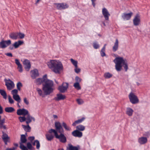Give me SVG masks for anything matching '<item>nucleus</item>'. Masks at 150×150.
<instances>
[{
	"label": "nucleus",
	"mask_w": 150,
	"mask_h": 150,
	"mask_svg": "<svg viewBox=\"0 0 150 150\" xmlns=\"http://www.w3.org/2000/svg\"><path fill=\"white\" fill-rule=\"evenodd\" d=\"M55 125L56 130L53 129H51L49 130V132L51 133L52 132L54 133L56 138L58 139L60 141L62 142H66V137L62 133L63 130L61 124L59 122H56Z\"/></svg>",
	"instance_id": "f03ea898"
},
{
	"label": "nucleus",
	"mask_w": 150,
	"mask_h": 150,
	"mask_svg": "<svg viewBox=\"0 0 150 150\" xmlns=\"http://www.w3.org/2000/svg\"><path fill=\"white\" fill-rule=\"evenodd\" d=\"M22 86V85L21 83L20 82L18 83L17 84V87L18 89L20 91L21 90V88Z\"/></svg>",
	"instance_id": "79ce46f5"
},
{
	"label": "nucleus",
	"mask_w": 150,
	"mask_h": 150,
	"mask_svg": "<svg viewBox=\"0 0 150 150\" xmlns=\"http://www.w3.org/2000/svg\"><path fill=\"white\" fill-rule=\"evenodd\" d=\"M138 142L140 144H144L147 142V139L146 137H141L138 139Z\"/></svg>",
	"instance_id": "f3484780"
},
{
	"label": "nucleus",
	"mask_w": 150,
	"mask_h": 150,
	"mask_svg": "<svg viewBox=\"0 0 150 150\" xmlns=\"http://www.w3.org/2000/svg\"><path fill=\"white\" fill-rule=\"evenodd\" d=\"M15 148L13 147L12 148H7L6 150H15Z\"/></svg>",
	"instance_id": "052dcab7"
},
{
	"label": "nucleus",
	"mask_w": 150,
	"mask_h": 150,
	"mask_svg": "<svg viewBox=\"0 0 150 150\" xmlns=\"http://www.w3.org/2000/svg\"><path fill=\"white\" fill-rule=\"evenodd\" d=\"M8 99L9 102L10 103L12 104L13 103L14 101L10 96H8Z\"/></svg>",
	"instance_id": "3c124183"
},
{
	"label": "nucleus",
	"mask_w": 150,
	"mask_h": 150,
	"mask_svg": "<svg viewBox=\"0 0 150 150\" xmlns=\"http://www.w3.org/2000/svg\"><path fill=\"white\" fill-rule=\"evenodd\" d=\"M18 92V91L17 89H14L11 91V93L13 96V95H17Z\"/></svg>",
	"instance_id": "09e8293b"
},
{
	"label": "nucleus",
	"mask_w": 150,
	"mask_h": 150,
	"mask_svg": "<svg viewBox=\"0 0 150 150\" xmlns=\"http://www.w3.org/2000/svg\"><path fill=\"white\" fill-rule=\"evenodd\" d=\"M106 45V44H105L103 47L102 48V49H103L104 50H105V46Z\"/></svg>",
	"instance_id": "338daca9"
},
{
	"label": "nucleus",
	"mask_w": 150,
	"mask_h": 150,
	"mask_svg": "<svg viewBox=\"0 0 150 150\" xmlns=\"http://www.w3.org/2000/svg\"><path fill=\"white\" fill-rule=\"evenodd\" d=\"M29 113L28 111L24 108L18 109L17 111V114L18 115H26Z\"/></svg>",
	"instance_id": "6e6552de"
},
{
	"label": "nucleus",
	"mask_w": 150,
	"mask_h": 150,
	"mask_svg": "<svg viewBox=\"0 0 150 150\" xmlns=\"http://www.w3.org/2000/svg\"><path fill=\"white\" fill-rule=\"evenodd\" d=\"M48 67L56 74H59L63 70V67L62 63L58 60H51L47 63Z\"/></svg>",
	"instance_id": "20e7f679"
},
{
	"label": "nucleus",
	"mask_w": 150,
	"mask_h": 150,
	"mask_svg": "<svg viewBox=\"0 0 150 150\" xmlns=\"http://www.w3.org/2000/svg\"><path fill=\"white\" fill-rule=\"evenodd\" d=\"M93 47L95 49H98L99 47V45L96 42H95L93 43Z\"/></svg>",
	"instance_id": "49530a36"
},
{
	"label": "nucleus",
	"mask_w": 150,
	"mask_h": 150,
	"mask_svg": "<svg viewBox=\"0 0 150 150\" xmlns=\"http://www.w3.org/2000/svg\"><path fill=\"white\" fill-rule=\"evenodd\" d=\"M4 122H5V119H3L1 120L0 121V123L1 124H2V125L3 126H4L3 125V124L4 123Z\"/></svg>",
	"instance_id": "4d7b16f0"
},
{
	"label": "nucleus",
	"mask_w": 150,
	"mask_h": 150,
	"mask_svg": "<svg viewBox=\"0 0 150 150\" xmlns=\"http://www.w3.org/2000/svg\"><path fill=\"white\" fill-rule=\"evenodd\" d=\"M74 86L77 90H79L81 89V87L80 86L79 83L78 82H76L74 84Z\"/></svg>",
	"instance_id": "f704fd0d"
},
{
	"label": "nucleus",
	"mask_w": 150,
	"mask_h": 150,
	"mask_svg": "<svg viewBox=\"0 0 150 150\" xmlns=\"http://www.w3.org/2000/svg\"><path fill=\"white\" fill-rule=\"evenodd\" d=\"M76 128V130H78L79 131L81 132V131H84L85 128V127L83 126L82 125H80L78 126H77Z\"/></svg>",
	"instance_id": "c85d7f7f"
},
{
	"label": "nucleus",
	"mask_w": 150,
	"mask_h": 150,
	"mask_svg": "<svg viewBox=\"0 0 150 150\" xmlns=\"http://www.w3.org/2000/svg\"><path fill=\"white\" fill-rule=\"evenodd\" d=\"M102 13L105 20L106 21L108 20L109 17L110 16V14L107 9L105 8H103Z\"/></svg>",
	"instance_id": "9d476101"
},
{
	"label": "nucleus",
	"mask_w": 150,
	"mask_h": 150,
	"mask_svg": "<svg viewBox=\"0 0 150 150\" xmlns=\"http://www.w3.org/2000/svg\"><path fill=\"white\" fill-rule=\"evenodd\" d=\"M15 63L17 65V66H18V65L21 64V63H20L19 60L18 59H15Z\"/></svg>",
	"instance_id": "864d4df0"
},
{
	"label": "nucleus",
	"mask_w": 150,
	"mask_h": 150,
	"mask_svg": "<svg viewBox=\"0 0 150 150\" xmlns=\"http://www.w3.org/2000/svg\"><path fill=\"white\" fill-rule=\"evenodd\" d=\"M31 76L33 79H35L39 76L38 70L37 69H34L31 71Z\"/></svg>",
	"instance_id": "2eb2a0df"
},
{
	"label": "nucleus",
	"mask_w": 150,
	"mask_h": 150,
	"mask_svg": "<svg viewBox=\"0 0 150 150\" xmlns=\"http://www.w3.org/2000/svg\"><path fill=\"white\" fill-rule=\"evenodd\" d=\"M27 146L28 148L29 149H31L32 146L30 143L28 142L27 143Z\"/></svg>",
	"instance_id": "603ef678"
},
{
	"label": "nucleus",
	"mask_w": 150,
	"mask_h": 150,
	"mask_svg": "<svg viewBox=\"0 0 150 150\" xmlns=\"http://www.w3.org/2000/svg\"><path fill=\"white\" fill-rule=\"evenodd\" d=\"M54 5L56 6V8L59 10H61L65 8V5L63 3H54Z\"/></svg>",
	"instance_id": "a211bd4d"
},
{
	"label": "nucleus",
	"mask_w": 150,
	"mask_h": 150,
	"mask_svg": "<svg viewBox=\"0 0 150 150\" xmlns=\"http://www.w3.org/2000/svg\"><path fill=\"white\" fill-rule=\"evenodd\" d=\"M66 130L70 131L71 130V129L70 127L66 126Z\"/></svg>",
	"instance_id": "bf43d9fd"
},
{
	"label": "nucleus",
	"mask_w": 150,
	"mask_h": 150,
	"mask_svg": "<svg viewBox=\"0 0 150 150\" xmlns=\"http://www.w3.org/2000/svg\"><path fill=\"white\" fill-rule=\"evenodd\" d=\"M18 119L20 120V121L21 122H23L26 121V117L25 116H23V117H18Z\"/></svg>",
	"instance_id": "58836bf2"
},
{
	"label": "nucleus",
	"mask_w": 150,
	"mask_h": 150,
	"mask_svg": "<svg viewBox=\"0 0 150 150\" xmlns=\"http://www.w3.org/2000/svg\"><path fill=\"white\" fill-rule=\"evenodd\" d=\"M68 147L67 148V150H80V148L79 146H73L71 144H68Z\"/></svg>",
	"instance_id": "dca6fc26"
},
{
	"label": "nucleus",
	"mask_w": 150,
	"mask_h": 150,
	"mask_svg": "<svg viewBox=\"0 0 150 150\" xmlns=\"http://www.w3.org/2000/svg\"><path fill=\"white\" fill-rule=\"evenodd\" d=\"M133 14L132 12H130L128 13H124L122 16V17L124 20H128L130 19Z\"/></svg>",
	"instance_id": "ddd939ff"
},
{
	"label": "nucleus",
	"mask_w": 150,
	"mask_h": 150,
	"mask_svg": "<svg viewBox=\"0 0 150 150\" xmlns=\"http://www.w3.org/2000/svg\"><path fill=\"white\" fill-rule=\"evenodd\" d=\"M6 54L8 56L12 57V54L11 53H8Z\"/></svg>",
	"instance_id": "13d9d810"
},
{
	"label": "nucleus",
	"mask_w": 150,
	"mask_h": 150,
	"mask_svg": "<svg viewBox=\"0 0 150 150\" xmlns=\"http://www.w3.org/2000/svg\"><path fill=\"white\" fill-rule=\"evenodd\" d=\"M133 23L134 25L135 26L139 25L140 23V16L139 14H136L134 19L133 20Z\"/></svg>",
	"instance_id": "1a4fd4ad"
},
{
	"label": "nucleus",
	"mask_w": 150,
	"mask_h": 150,
	"mask_svg": "<svg viewBox=\"0 0 150 150\" xmlns=\"http://www.w3.org/2000/svg\"><path fill=\"white\" fill-rule=\"evenodd\" d=\"M134 112L133 110L130 108H127L126 109V114L129 116H131Z\"/></svg>",
	"instance_id": "b1692460"
},
{
	"label": "nucleus",
	"mask_w": 150,
	"mask_h": 150,
	"mask_svg": "<svg viewBox=\"0 0 150 150\" xmlns=\"http://www.w3.org/2000/svg\"><path fill=\"white\" fill-rule=\"evenodd\" d=\"M37 91L38 92V94L40 96H42V91L41 90L38 88H37L36 89Z\"/></svg>",
	"instance_id": "de8ad7c7"
},
{
	"label": "nucleus",
	"mask_w": 150,
	"mask_h": 150,
	"mask_svg": "<svg viewBox=\"0 0 150 150\" xmlns=\"http://www.w3.org/2000/svg\"><path fill=\"white\" fill-rule=\"evenodd\" d=\"M130 101L133 104L137 103L139 102L137 97L133 92H131L129 95Z\"/></svg>",
	"instance_id": "39448f33"
},
{
	"label": "nucleus",
	"mask_w": 150,
	"mask_h": 150,
	"mask_svg": "<svg viewBox=\"0 0 150 150\" xmlns=\"http://www.w3.org/2000/svg\"><path fill=\"white\" fill-rule=\"evenodd\" d=\"M58 90L61 93H64L66 91V83H63L62 85L59 86Z\"/></svg>",
	"instance_id": "6ab92c4d"
},
{
	"label": "nucleus",
	"mask_w": 150,
	"mask_h": 150,
	"mask_svg": "<svg viewBox=\"0 0 150 150\" xmlns=\"http://www.w3.org/2000/svg\"><path fill=\"white\" fill-rule=\"evenodd\" d=\"M24 102L27 105L29 104V102L25 98H24Z\"/></svg>",
	"instance_id": "6e6d98bb"
},
{
	"label": "nucleus",
	"mask_w": 150,
	"mask_h": 150,
	"mask_svg": "<svg viewBox=\"0 0 150 150\" xmlns=\"http://www.w3.org/2000/svg\"><path fill=\"white\" fill-rule=\"evenodd\" d=\"M3 127L4 129H6V127L5 126H3L2 124L0 123V128Z\"/></svg>",
	"instance_id": "e2e57ef3"
},
{
	"label": "nucleus",
	"mask_w": 150,
	"mask_h": 150,
	"mask_svg": "<svg viewBox=\"0 0 150 150\" xmlns=\"http://www.w3.org/2000/svg\"><path fill=\"white\" fill-rule=\"evenodd\" d=\"M85 118L84 117H83L81 119H79L76 121H75L72 124V125L73 126H75L77 124H79L80 123L82 122L83 121Z\"/></svg>",
	"instance_id": "393cba45"
},
{
	"label": "nucleus",
	"mask_w": 150,
	"mask_h": 150,
	"mask_svg": "<svg viewBox=\"0 0 150 150\" xmlns=\"http://www.w3.org/2000/svg\"><path fill=\"white\" fill-rule=\"evenodd\" d=\"M74 70L75 72L76 73H78L81 71V69L78 67V66L75 67Z\"/></svg>",
	"instance_id": "c03bdc74"
},
{
	"label": "nucleus",
	"mask_w": 150,
	"mask_h": 150,
	"mask_svg": "<svg viewBox=\"0 0 150 150\" xmlns=\"http://www.w3.org/2000/svg\"><path fill=\"white\" fill-rule=\"evenodd\" d=\"M113 62L115 64V68L118 71H120L123 66L125 71H127L128 69L127 61L126 59H124L123 57H116L113 60Z\"/></svg>",
	"instance_id": "7ed1b4c3"
},
{
	"label": "nucleus",
	"mask_w": 150,
	"mask_h": 150,
	"mask_svg": "<svg viewBox=\"0 0 150 150\" xmlns=\"http://www.w3.org/2000/svg\"><path fill=\"white\" fill-rule=\"evenodd\" d=\"M112 76V75L108 72L105 73L104 75V78L106 79H109L111 78Z\"/></svg>",
	"instance_id": "473e14b6"
},
{
	"label": "nucleus",
	"mask_w": 150,
	"mask_h": 150,
	"mask_svg": "<svg viewBox=\"0 0 150 150\" xmlns=\"http://www.w3.org/2000/svg\"><path fill=\"white\" fill-rule=\"evenodd\" d=\"M20 148L22 150H27L28 149L27 148L21 143L20 144Z\"/></svg>",
	"instance_id": "a19ab883"
},
{
	"label": "nucleus",
	"mask_w": 150,
	"mask_h": 150,
	"mask_svg": "<svg viewBox=\"0 0 150 150\" xmlns=\"http://www.w3.org/2000/svg\"><path fill=\"white\" fill-rule=\"evenodd\" d=\"M13 99L18 102H20L21 100L20 98L18 95H16L13 96Z\"/></svg>",
	"instance_id": "c9c22d12"
},
{
	"label": "nucleus",
	"mask_w": 150,
	"mask_h": 150,
	"mask_svg": "<svg viewBox=\"0 0 150 150\" xmlns=\"http://www.w3.org/2000/svg\"><path fill=\"white\" fill-rule=\"evenodd\" d=\"M53 116L54 118L55 119H57V115H54Z\"/></svg>",
	"instance_id": "69168bd1"
},
{
	"label": "nucleus",
	"mask_w": 150,
	"mask_h": 150,
	"mask_svg": "<svg viewBox=\"0 0 150 150\" xmlns=\"http://www.w3.org/2000/svg\"><path fill=\"white\" fill-rule=\"evenodd\" d=\"M11 43V40H8L6 41L2 40L0 42V47L4 48Z\"/></svg>",
	"instance_id": "0eeeda50"
},
{
	"label": "nucleus",
	"mask_w": 150,
	"mask_h": 150,
	"mask_svg": "<svg viewBox=\"0 0 150 150\" xmlns=\"http://www.w3.org/2000/svg\"><path fill=\"white\" fill-rule=\"evenodd\" d=\"M3 112V108L1 107H0V114H1Z\"/></svg>",
	"instance_id": "680f3d73"
},
{
	"label": "nucleus",
	"mask_w": 150,
	"mask_h": 150,
	"mask_svg": "<svg viewBox=\"0 0 150 150\" xmlns=\"http://www.w3.org/2000/svg\"><path fill=\"white\" fill-rule=\"evenodd\" d=\"M0 93L3 96V98L6 99L7 98V94L5 91L2 89H0Z\"/></svg>",
	"instance_id": "c756f323"
},
{
	"label": "nucleus",
	"mask_w": 150,
	"mask_h": 150,
	"mask_svg": "<svg viewBox=\"0 0 150 150\" xmlns=\"http://www.w3.org/2000/svg\"><path fill=\"white\" fill-rule=\"evenodd\" d=\"M21 141L22 143H25L27 141V139L25 135L22 134L21 135Z\"/></svg>",
	"instance_id": "2f4dec72"
},
{
	"label": "nucleus",
	"mask_w": 150,
	"mask_h": 150,
	"mask_svg": "<svg viewBox=\"0 0 150 150\" xmlns=\"http://www.w3.org/2000/svg\"><path fill=\"white\" fill-rule=\"evenodd\" d=\"M3 134L2 137V139L5 142V144H6L7 142H8V140L9 139V138L7 134L4 133V132H3Z\"/></svg>",
	"instance_id": "4be33fe9"
},
{
	"label": "nucleus",
	"mask_w": 150,
	"mask_h": 150,
	"mask_svg": "<svg viewBox=\"0 0 150 150\" xmlns=\"http://www.w3.org/2000/svg\"><path fill=\"white\" fill-rule=\"evenodd\" d=\"M119 46V42L118 40L116 39L115 40V41L114 43V45L113 46L112 48V51L114 52H115L117 50Z\"/></svg>",
	"instance_id": "aec40b11"
},
{
	"label": "nucleus",
	"mask_w": 150,
	"mask_h": 150,
	"mask_svg": "<svg viewBox=\"0 0 150 150\" xmlns=\"http://www.w3.org/2000/svg\"><path fill=\"white\" fill-rule=\"evenodd\" d=\"M95 1H93L92 2V5H93V6L94 7H95Z\"/></svg>",
	"instance_id": "0e129e2a"
},
{
	"label": "nucleus",
	"mask_w": 150,
	"mask_h": 150,
	"mask_svg": "<svg viewBox=\"0 0 150 150\" xmlns=\"http://www.w3.org/2000/svg\"><path fill=\"white\" fill-rule=\"evenodd\" d=\"M4 81L5 83V85L8 90H10L14 88L15 87L14 84L13 82L10 79H5Z\"/></svg>",
	"instance_id": "423d86ee"
},
{
	"label": "nucleus",
	"mask_w": 150,
	"mask_h": 150,
	"mask_svg": "<svg viewBox=\"0 0 150 150\" xmlns=\"http://www.w3.org/2000/svg\"><path fill=\"white\" fill-rule=\"evenodd\" d=\"M72 135L75 137L81 138L83 136L82 132L79 131L78 130H75L72 132Z\"/></svg>",
	"instance_id": "9b49d317"
},
{
	"label": "nucleus",
	"mask_w": 150,
	"mask_h": 150,
	"mask_svg": "<svg viewBox=\"0 0 150 150\" xmlns=\"http://www.w3.org/2000/svg\"><path fill=\"white\" fill-rule=\"evenodd\" d=\"M72 63L75 67H76L78 66V62L77 61L73 59H70Z\"/></svg>",
	"instance_id": "e433bc0d"
},
{
	"label": "nucleus",
	"mask_w": 150,
	"mask_h": 150,
	"mask_svg": "<svg viewBox=\"0 0 150 150\" xmlns=\"http://www.w3.org/2000/svg\"><path fill=\"white\" fill-rule=\"evenodd\" d=\"M35 82L37 85H40L44 82L42 90L46 95L50 94L53 91V83L52 81L47 79V75H44L42 78H39L36 79Z\"/></svg>",
	"instance_id": "f257e3e1"
},
{
	"label": "nucleus",
	"mask_w": 150,
	"mask_h": 150,
	"mask_svg": "<svg viewBox=\"0 0 150 150\" xmlns=\"http://www.w3.org/2000/svg\"><path fill=\"white\" fill-rule=\"evenodd\" d=\"M65 98V96L61 94H58L57 95V96L55 97L54 99L57 101L63 100Z\"/></svg>",
	"instance_id": "412c9836"
},
{
	"label": "nucleus",
	"mask_w": 150,
	"mask_h": 150,
	"mask_svg": "<svg viewBox=\"0 0 150 150\" xmlns=\"http://www.w3.org/2000/svg\"><path fill=\"white\" fill-rule=\"evenodd\" d=\"M10 38L13 40H16L18 38V33H12L9 35Z\"/></svg>",
	"instance_id": "5701e85b"
},
{
	"label": "nucleus",
	"mask_w": 150,
	"mask_h": 150,
	"mask_svg": "<svg viewBox=\"0 0 150 150\" xmlns=\"http://www.w3.org/2000/svg\"><path fill=\"white\" fill-rule=\"evenodd\" d=\"M105 50L103 49H101V50L100 52L101 56L102 57H103L106 56V54L105 53Z\"/></svg>",
	"instance_id": "ea45409f"
},
{
	"label": "nucleus",
	"mask_w": 150,
	"mask_h": 150,
	"mask_svg": "<svg viewBox=\"0 0 150 150\" xmlns=\"http://www.w3.org/2000/svg\"><path fill=\"white\" fill-rule=\"evenodd\" d=\"M34 139L35 137L33 136L30 137L28 138V139L31 142Z\"/></svg>",
	"instance_id": "5fc2aeb1"
},
{
	"label": "nucleus",
	"mask_w": 150,
	"mask_h": 150,
	"mask_svg": "<svg viewBox=\"0 0 150 150\" xmlns=\"http://www.w3.org/2000/svg\"><path fill=\"white\" fill-rule=\"evenodd\" d=\"M27 126L22 125V126L23 128L24 129V130L26 132H30V130L31 128L29 126L28 124H27Z\"/></svg>",
	"instance_id": "7c9ffc66"
},
{
	"label": "nucleus",
	"mask_w": 150,
	"mask_h": 150,
	"mask_svg": "<svg viewBox=\"0 0 150 150\" xmlns=\"http://www.w3.org/2000/svg\"><path fill=\"white\" fill-rule=\"evenodd\" d=\"M17 66V69L18 70V71L19 72H22L23 70L21 64Z\"/></svg>",
	"instance_id": "37998d69"
},
{
	"label": "nucleus",
	"mask_w": 150,
	"mask_h": 150,
	"mask_svg": "<svg viewBox=\"0 0 150 150\" xmlns=\"http://www.w3.org/2000/svg\"><path fill=\"white\" fill-rule=\"evenodd\" d=\"M36 144V148L37 149H39L40 147V144L39 141L38 140H35L34 142L33 143V145L34 146L35 145V144Z\"/></svg>",
	"instance_id": "72a5a7b5"
},
{
	"label": "nucleus",
	"mask_w": 150,
	"mask_h": 150,
	"mask_svg": "<svg viewBox=\"0 0 150 150\" xmlns=\"http://www.w3.org/2000/svg\"><path fill=\"white\" fill-rule=\"evenodd\" d=\"M75 80L76 81V82H78L79 83L81 82V79L78 76H76L75 77Z\"/></svg>",
	"instance_id": "8fccbe9b"
},
{
	"label": "nucleus",
	"mask_w": 150,
	"mask_h": 150,
	"mask_svg": "<svg viewBox=\"0 0 150 150\" xmlns=\"http://www.w3.org/2000/svg\"><path fill=\"white\" fill-rule=\"evenodd\" d=\"M19 102H18V103H17V106L19 108H21V106L19 104Z\"/></svg>",
	"instance_id": "774afa93"
},
{
	"label": "nucleus",
	"mask_w": 150,
	"mask_h": 150,
	"mask_svg": "<svg viewBox=\"0 0 150 150\" xmlns=\"http://www.w3.org/2000/svg\"><path fill=\"white\" fill-rule=\"evenodd\" d=\"M76 101L77 103L79 105H81L84 102L82 99H78L76 100Z\"/></svg>",
	"instance_id": "a18cd8bd"
},
{
	"label": "nucleus",
	"mask_w": 150,
	"mask_h": 150,
	"mask_svg": "<svg viewBox=\"0 0 150 150\" xmlns=\"http://www.w3.org/2000/svg\"><path fill=\"white\" fill-rule=\"evenodd\" d=\"M23 42V41L19 40L18 42H15L13 44V46L15 48H16L18 47L19 46L21 45Z\"/></svg>",
	"instance_id": "cd10ccee"
},
{
	"label": "nucleus",
	"mask_w": 150,
	"mask_h": 150,
	"mask_svg": "<svg viewBox=\"0 0 150 150\" xmlns=\"http://www.w3.org/2000/svg\"><path fill=\"white\" fill-rule=\"evenodd\" d=\"M25 35L24 34L21 33H18V38L23 39L24 38Z\"/></svg>",
	"instance_id": "4c0bfd02"
},
{
	"label": "nucleus",
	"mask_w": 150,
	"mask_h": 150,
	"mask_svg": "<svg viewBox=\"0 0 150 150\" xmlns=\"http://www.w3.org/2000/svg\"><path fill=\"white\" fill-rule=\"evenodd\" d=\"M26 115L27 116L25 117L26 118V122L27 124H28L29 123L31 122L32 120H33V121H35V118L31 116L29 113Z\"/></svg>",
	"instance_id": "4468645a"
},
{
	"label": "nucleus",
	"mask_w": 150,
	"mask_h": 150,
	"mask_svg": "<svg viewBox=\"0 0 150 150\" xmlns=\"http://www.w3.org/2000/svg\"><path fill=\"white\" fill-rule=\"evenodd\" d=\"M45 136L46 139L48 141H51L54 137V136L53 135L51 134V133H50V134H46L45 135Z\"/></svg>",
	"instance_id": "bb28decb"
},
{
	"label": "nucleus",
	"mask_w": 150,
	"mask_h": 150,
	"mask_svg": "<svg viewBox=\"0 0 150 150\" xmlns=\"http://www.w3.org/2000/svg\"><path fill=\"white\" fill-rule=\"evenodd\" d=\"M24 66V68L26 71H29L31 67V64L30 61L27 59L25 60L23 62Z\"/></svg>",
	"instance_id": "f8f14e48"
},
{
	"label": "nucleus",
	"mask_w": 150,
	"mask_h": 150,
	"mask_svg": "<svg viewBox=\"0 0 150 150\" xmlns=\"http://www.w3.org/2000/svg\"><path fill=\"white\" fill-rule=\"evenodd\" d=\"M5 111L7 112L11 113L15 111L14 108L12 107H6L5 108Z\"/></svg>",
	"instance_id": "a878e982"
}]
</instances>
